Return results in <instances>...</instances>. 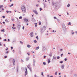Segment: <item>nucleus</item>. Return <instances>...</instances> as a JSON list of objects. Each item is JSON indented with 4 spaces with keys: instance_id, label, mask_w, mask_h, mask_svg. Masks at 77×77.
Returning <instances> with one entry per match:
<instances>
[{
    "instance_id": "obj_1",
    "label": "nucleus",
    "mask_w": 77,
    "mask_h": 77,
    "mask_svg": "<svg viewBox=\"0 0 77 77\" xmlns=\"http://www.w3.org/2000/svg\"><path fill=\"white\" fill-rule=\"evenodd\" d=\"M21 9L22 10V12H23V13H25L26 12V8L24 5L22 6Z\"/></svg>"
},
{
    "instance_id": "obj_2",
    "label": "nucleus",
    "mask_w": 77,
    "mask_h": 77,
    "mask_svg": "<svg viewBox=\"0 0 77 77\" xmlns=\"http://www.w3.org/2000/svg\"><path fill=\"white\" fill-rule=\"evenodd\" d=\"M12 63H13V65H15V59H13L12 61Z\"/></svg>"
},
{
    "instance_id": "obj_3",
    "label": "nucleus",
    "mask_w": 77,
    "mask_h": 77,
    "mask_svg": "<svg viewBox=\"0 0 77 77\" xmlns=\"http://www.w3.org/2000/svg\"><path fill=\"white\" fill-rule=\"evenodd\" d=\"M44 31H45V29H41V31H40L41 33H42H42H43V32H44Z\"/></svg>"
},
{
    "instance_id": "obj_4",
    "label": "nucleus",
    "mask_w": 77,
    "mask_h": 77,
    "mask_svg": "<svg viewBox=\"0 0 77 77\" xmlns=\"http://www.w3.org/2000/svg\"><path fill=\"white\" fill-rule=\"evenodd\" d=\"M62 27L63 29H66V26H65V25L64 24H62Z\"/></svg>"
},
{
    "instance_id": "obj_5",
    "label": "nucleus",
    "mask_w": 77,
    "mask_h": 77,
    "mask_svg": "<svg viewBox=\"0 0 77 77\" xmlns=\"http://www.w3.org/2000/svg\"><path fill=\"white\" fill-rule=\"evenodd\" d=\"M33 32H32L30 34V35L31 37H33Z\"/></svg>"
},
{
    "instance_id": "obj_6",
    "label": "nucleus",
    "mask_w": 77,
    "mask_h": 77,
    "mask_svg": "<svg viewBox=\"0 0 77 77\" xmlns=\"http://www.w3.org/2000/svg\"><path fill=\"white\" fill-rule=\"evenodd\" d=\"M26 71L25 72V76H26L27 75V68H26Z\"/></svg>"
},
{
    "instance_id": "obj_7",
    "label": "nucleus",
    "mask_w": 77,
    "mask_h": 77,
    "mask_svg": "<svg viewBox=\"0 0 77 77\" xmlns=\"http://www.w3.org/2000/svg\"><path fill=\"white\" fill-rule=\"evenodd\" d=\"M33 12H34V13L36 15H38V12H37V11H36V10H33Z\"/></svg>"
},
{
    "instance_id": "obj_8",
    "label": "nucleus",
    "mask_w": 77,
    "mask_h": 77,
    "mask_svg": "<svg viewBox=\"0 0 77 77\" xmlns=\"http://www.w3.org/2000/svg\"><path fill=\"white\" fill-rule=\"evenodd\" d=\"M64 67H65V65L64 64L61 65V69H64Z\"/></svg>"
},
{
    "instance_id": "obj_9",
    "label": "nucleus",
    "mask_w": 77,
    "mask_h": 77,
    "mask_svg": "<svg viewBox=\"0 0 77 77\" xmlns=\"http://www.w3.org/2000/svg\"><path fill=\"white\" fill-rule=\"evenodd\" d=\"M33 66H35V60L33 59Z\"/></svg>"
},
{
    "instance_id": "obj_10",
    "label": "nucleus",
    "mask_w": 77,
    "mask_h": 77,
    "mask_svg": "<svg viewBox=\"0 0 77 77\" xmlns=\"http://www.w3.org/2000/svg\"><path fill=\"white\" fill-rule=\"evenodd\" d=\"M29 21L28 20H24V23H29Z\"/></svg>"
},
{
    "instance_id": "obj_11",
    "label": "nucleus",
    "mask_w": 77,
    "mask_h": 77,
    "mask_svg": "<svg viewBox=\"0 0 77 77\" xmlns=\"http://www.w3.org/2000/svg\"><path fill=\"white\" fill-rule=\"evenodd\" d=\"M53 59H55V60H56V57H54V56H53Z\"/></svg>"
},
{
    "instance_id": "obj_12",
    "label": "nucleus",
    "mask_w": 77,
    "mask_h": 77,
    "mask_svg": "<svg viewBox=\"0 0 77 77\" xmlns=\"http://www.w3.org/2000/svg\"><path fill=\"white\" fill-rule=\"evenodd\" d=\"M5 21L6 22V23H9V20H5Z\"/></svg>"
},
{
    "instance_id": "obj_13",
    "label": "nucleus",
    "mask_w": 77,
    "mask_h": 77,
    "mask_svg": "<svg viewBox=\"0 0 77 77\" xmlns=\"http://www.w3.org/2000/svg\"><path fill=\"white\" fill-rule=\"evenodd\" d=\"M27 68H29V69L30 68V65H28L27 66Z\"/></svg>"
},
{
    "instance_id": "obj_14",
    "label": "nucleus",
    "mask_w": 77,
    "mask_h": 77,
    "mask_svg": "<svg viewBox=\"0 0 77 77\" xmlns=\"http://www.w3.org/2000/svg\"><path fill=\"white\" fill-rule=\"evenodd\" d=\"M45 29H46V27H45V26H44L43 27V30H45Z\"/></svg>"
},
{
    "instance_id": "obj_15",
    "label": "nucleus",
    "mask_w": 77,
    "mask_h": 77,
    "mask_svg": "<svg viewBox=\"0 0 77 77\" xmlns=\"http://www.w3.org/2000/svg\"><path fill=\"white\" fill-rule=\"evenodd\" d=\"M39 48V47L38 46V47H37L36 48L35 50H38Z\"/></svg>"
},
{
    "instance_id": "obj_16",
    "label": "nucleus",
    "mask_w": 77,
    "mask_h": 77,
    "mask_svg": "<svg viewBox=\"0 0 77 77\" xmlns=\"http://www.w3.org/2000/svg\"><path fill=\"white\" fill-rule=\"evenodd\" d=\"M33 42L34 43H37V41L36 40H34Z\"/></svg>"
},
{
    "instance_id": "obj_17",
    "label": "nucleus",
    "mask_w": 77,
    "mask_h": 77,
    "mask_svg": "<svg viewBox=\"0 0 77 77\" xmlns=\"http://www.w3.org/2000/svg\"><path fill=\"white\" fill-rule=\"evenodd\" d=\"M27 46L28 48H30V47H31V46H30V45H27Z\"/></svg>"
},
{
    "instance_id": "obj_18",
    "label": "nucleus",
    "mask_w": 77,
    "mask_h": 77,
    "mask_svg": "<svg viewBox=\"0 0 77 77\" xmlns=\"http://www.w3.org/2000/svg\"><path fill=\"white\" fill-rule=\"evenodd\" d=\"M2 32H5V29H3L1 30Z\"/></svg>"
},
{
    "instance_id": "obj_19",
    "label": "nucleus",
    "mask_w": 77,
    "mask_h": 77,
    "mask_svg": "<svg viewBox=\"0 0 77 77\" xmlns=\"http://www.w3.org/2000/svg\"><path fill=\"white\" fill-rule=\"evenodd\" d=\"M50 63V59L48 60V63Z\"/></svg>"
},
{
    "instance_id": "obj_20",
    "label": "nucleus",
    "mask_w": 77,
    "mask_h": 77,
    "mask_svg": "<svg viewBox=\"0 0 77 77\" xmlns=\"http://www.w3.org/2000/svg\"><path fill=\"white\" fill-rule=\"evenodd\" d=\"M70 6V4H68V5H67V8H69Z\"/></svg>"
},
{
    "instance_id": "obj_21",
    "label": "nucleus",
    "mask_w": 77,
    "mask_h": 77,
    "mask_svg": "<svg viewBox=\"0 0 77 77\" xmlns=\"http://www.w3.org/2000/svg\"><path fill=\"white\" fill-rule=\"evenodd\" d=\"M3 6L2 5H0V9H1V8H3Z\"/></svg>"
},
{
    "instance_id": "obj_22",
    "label": "nucleus",
    "mask_w": 77,
    "mask_h": 77,
    "mask_svg": "<svg viewBox=\"0 0 77 77\" xmlns=\"http://www.w3.org/2000/svg\"><path fill=\"white\" fill-rule=\"evenodd\" d=\"M14 6V4H11V5H9V7H12V6Z\"/></svg>"
},
{
    "instance_id": "obj_23",
    "label": "nucleus",
    "mask_w": 77,
    "mask_h": 77,
    "mask_svg": "<svg viewBox=\"0 0 77 77\" xmlns=\"http://www.w3.org/2000/svg\"><path fill=\"white\" fill-rule=\"evenodd\" d=\"M18 66H17V72H18Z\"/></svg>"
},
{
    "instance_id": "obj_24",
    "label": "nucleus",
    "mask_w": 77,
    "mask_h": 77,
    "mask_svg": "<svg viewBox=\"0 0 77 77\" xmlns=\"http://www.w3.org/2000/svg\"><path fill=\"white\" fill-rule=\"evenodd\" d=\"M43 65H46V63H45V62H44L43 63Z\"/></svg>"
},
{
    "instance_id": "obj_25",
    "label": "nucleus",
    "mask_w": 77,
    "mask_h": 77,
    "mask_svg": "<svg viewBox=\"0 0 77 77\" xmlns=\"http://www.w3.org/2000/svg\"><path fill=\"white\" fill-rule=\"evenodd\" d=\"M60 63H63V61H60Z\"/></svg>"
},
{
    "instance_id": "obj_26",
    "label": "nucleus",
    "mask_w": 77,
    "mask_h": 77,
    "mask_svg": "<svg viewBox=\"0 0 77 77\" xmlns=\"http://www.w3.org/2000/svg\"><path fill=\"white\" fill-rule=\"evenodd\" d=\"M68 25H71V22H69V23L67 24Z\"/></svg>"
},
{
    "instance_id": "obj_27",
    "label": "nucleus",
    "mask_w": 77,
    "mask_h": 77,
    "mask_svg": "<svg viewBox=\"0 0 77 77\" xmlns=\"http://www.w3.org/2000/svg\"><path fill=\"white\" fill-rule=\"evenodd\" d=\"M29 57H27V58H26V60L27 61V60H29Z\"/></svg>"
},
{
    "instance_id": "obj_28",
    "label": "nucleus",
    "mask_w": 77,
    "mask_h": 77,
    "mask_svg": "<svg viewBox=\"0 0 77 77\" xmlns=\"http://www.w3.org/2000/svg\"><path fill=\"white\" fill-rule=\"evenodd\" d=\"M55 4H56V3L54 2H52V5L53 6H54V5H55Z\"/></svg>"
},
{
    "instance_id": "obj_29",
    "label": "nucleus",
    "mask_w": 77,
    "mask_h": 77,
    "mask_svg": "<svg viewBox=\"0 0 77 77\" xmlns=\"http://www.w3.org/2000/svg\"><path fill=\"white\" fill-rule=\"evenodd\" d=\"M36 38L38 40L39 39V38H38V36H37Z\"/></svg>"
},
{
    "instance_id": "obj_30",
    "label": "nucleus",
    "mask_w": 77,
    "mask_h": 77,
    "mask_svg": "<svg viewBox=\"0 0 77 77\" xmlns=\"http://www.w3.org/2000/svg\"><path fill=\"white\" fill-rule=\"evenodd\" d=\"M29 70L31 71V72H32V69H31V68H29Z\"/></svg>"
},
{
    "instance_id": "obj_31",
    "label": "nucleus",
    "mask_w": 77,
    "mask_h": 77,
    "mask_svg": "<svg viewBox=\"0 0 77 77\" xmlns=\"http://www.w3.org/2000/svg\"><path fill=\"white\" fill-rule=\"evenodd\" d=\"M64 60H65V61H66V60H68V59H67V58H65L64 59Z\"/></svg>"
},
{
    "instance_id": "obj_32",
    "label": "nucleus",
    "mask_w": 77,
    "mask_h": 77,
    "mask_svg": "<svg viewBox=\"0 0 77 77\" xmlns=\"http://www.w3.org/2000/svg\"><path fill=\"white\" fill-rule=\"evenodd\" d=\"M43 5L44 6V8H45V3H43Z\"/></svg>"
},
{
    "instance_id": "obj_33",
    "label": "nucleus",
    "mask_w": 77,
    "mask_h": 77,
    "mask_svg": "<svg viewBox=\"0 0 77 77\" xmlns=\"http://www.w3.org/2000/svg\"><path fill=\"white\" fill-rule=\"evenodd\" d=\"M19 19H22V17L20 16V17H19Z\"/></svg>"
},
{
    "instance_id": "obj_34",
    "label": "nucleus",
    "mask_w": 77,
    "mask_h": 77,
    "mask_svg": "<svg viewBox=\"0 0 77 77\" xmlns=\"http://www.w3.org/2000/svg\"><path fill=\"white\" fill-rule=\"evenodd\" d=\"M57 72H56L55 73V75H57Z\"/></svg>"
},
{
    "instance_id": "obj_35",
    "label": "nucleus",
    "mask_w": 77,
    "mask_h": 77,
    "mask_svg": "<svg viewBox=\"0 0 77 77\" xmlns=\"http://www.w3.org/2000/svg\"><path fill=\"white\" fill-rule=\"evenodd\" d=\"M40 9V11H42V8H40V9Z\"/></svg>"
},
{
    "instance_id": "obj_36",
    "label": "nucleus",
    "mask_w": 77,
    "mask_h": 77,
    "mask_svg": "<svg viewBox=\"0 0 77 77\" xmlns=\"http://www.w3.org/2000/svg\"><path fill=\"white\" fill-rule=\"evenodd\" d=\"M12 28L14 30V29H16V28L15 27L14 28V27H12Z\"/></svg>"
},
{
    "instance_id": "obj_37",
    "label": "nucleus",
    "mask_w": 77,
    "mask_h": 77,
    "mask_svg": "<svg viewBox=\"0 0 77 77\" xmlns=\"http://www.w3.org/2000/svg\"><path fill=\"white\" fill-rule=\"evenodd\" d=\"M39 25H41V22H40V21L39 22Z\"/></svg>"
},
{
    "instance_id": "obj_38",
    "label": "nucleus",
    "mask_w": 77,
    "mask_h": 77,
    "mask_svg": "<svg viewBox=\"0 0 77 77\" xmlns=\"http://www.w3.org/2000/svg\"><path fill=\"white\" fill-rule=\"evenodd\" d=\"M57 59H60V57L59 56L57 57Z\"/></svg>"
},
{
    "instance_id": "obj_39",
    "label": "nucleus",
    "mask_w": 77,
    "mask_h": 77,
    "mask_svg": "<svg viewBox=\"0 0 77 77\" xmlns=\"http://www.w3.org/2000/svg\"><path fill=\"white\" fill-rule=\"evenodd\" d=\"M55 7H56V8H58V5H55Z\"/></svg>"
},
{
    "instance_id": "obj_40",
    "label": "nucleus",
    "mask_w": 77,
    "mask_h": 77,
    "mask_svg": "<svg viewBox=\"0 0 77 77\" xmlns=\"http://www.w3.org/2000/svg\"><path fill=\"white\" fill-rule=\"evenodd\" d=\"M63 54H61V55H60L61 56V57H62V56H63Z\"/></svg>"
},
{
    "instance_id": "obj_41",
    "label": "nucleus",
    "mask_w": 77,
    "mask_h": 77,
    "mask_svg": "<svg viewBox=\"0 0 77 77\" xmlns=\"http://www.w3.org/2000/svg\"><path fill=\"white\" fill-rule=\"evenodd\" d=\"M49 56H51H51H52L51 54H49Z\"/></svg>"
},
{
    "instance_id": "obj_42",
    "label": "nucleus",
    "mask_w": 77,
    "mask_h": 77,
    "mask_svg": "<svg viewBox=\"0 0 77 77\" xmlns=\"http://www.w3.org/2000/svg\"><path fill=\"white\" fill-rule=\"evenodd\" d=\"M45 57H46V56H45V55L44 56V59H45Z\"/></svg>"
},
{
    "instance_id": "obj_43",
    "label": "nucleus",
    "mask_w": 77,
    "mask_h": 77,
    "mask_svg": "<svg viewBox=\"0 0 77 77\" xmlns=\"http://www.w3.org/2000/svg\"><path fill=\"white\" fill-rule=\"evenodd\" d=\"M7 56H6L4 57L5 58V59H6V58H7Z\"/></svg>"
},
{
    "instance_id": "obj_44",
    "label": "nucleus",
    "mask_w": 77,
    "mask_h": 77,
    "mask_svg": "<svg viewBox=\"0 0 77 77\" xmlns=\"http://www.w3.org/2000/svg\"><path fill=\"white\" fill-rule=\"evenodd\" d=\"M3 18H5V16H2Z\"/></svg>"
},
{
    "instance_id": "obj_45",
    "label": "nucleus",
    "mask_w": 77,
    "mask_h": 77,
    "mask_svg": "<svg viewBox=\"0 0 77 77\" xmlns=\"http://www.w3.org/2000/svg\"><path fill=\"white\" fill-rule=\"evenodd\" d=\"M42 75H43V76H44V75L43 74V72H42Z\"/></svg>"
},
{
    "instance_id": "obj_46",
    "label": "nucleus",
    "mask_w": 77,
    "mask_h": 77,
    "mask_svg": "<svg viewBox=\"0 0 77 77\" xmlns=\"http://www.w3.org/2000/svg\"><path fill=\"white\" fill-rule=\"evenodd\" d=\"M7 41V40L6 39L4 40V41Z\"/></svg>"
},
{
    "instance_id": "obj_47",
    "label": "nucleus",
    "mask_w": 77,
    "mask_h": 77,
    "mask_svg": "<svg viewBox=\"0 0 77 77\" xmlns=\"http://www.w3.org/2000/svg\"><path fill=\"white\" fill-rule=\"evenodd\" d=\"M20 43H22V44H23V42H22L20 41Z\"/></svg>"
},
{
    "instance_id": "obj_48",
    "label": "nucleus",
    "mask_w": 77,
    "mask_h": 77,
    "mask_svg": "<svg viewBox=\"0 0 77 77\" xmlns=\"http://www.w3.org/2000/svg\"><path fill=\"white\" fill-rule=\"evenodd\" d=\"M21 62H24V61L23 60H21Z\"/></svg>"
},
{
    "instance_id": "obj_49",
    "label": "nucleus",
    "mask_w": 77,
    "mask_h": 77,
    "mask_svg": "<svg viewBox=\"0 0 77 77\" xmlns=\"http://www.w3.org/2000/svg\"><path fill=\"white\" fill-rule=\"evenodd\" d=\"M6 48V49H5L7 51V50H8V48Z\"/></svg>"
},
{
    "instance_id": "obj_50",
    "label": "nucleus",
    "mask_w": 77,
    "mask_h": 77,
    "mask_svg": "<svg viewBox=\"0 0 77 77\" xmlns=\"http://www.w3.org/2000/svg\"><path fill=\"white\" fill-rule=\"evenodd\" d=\"M27 54H28L29 56H30V54H29V53L28 52L27 53Z\"/></svg>"
},
{
    "instance_id": "obj_51",
    "label": "nucleus",
    "mask_w": 77,
    "mask_h": 77,
    "mask_svg": "<svg viewBox=\"0 0 77 77\" xmlns=\"http://www.w3.org/2000/svg\"><path fill=\"white\" fill-rule=\"evenodd\" d=\"M54 19H57V18L56 17H54Z\"/></svg>"
},
{
    "instance_id": "obj_52",
    "label": "nucleus",
    "mask_w": 77,
    "mask_h": 77,
    "mask_svg": "<svg viewBox=\"0 0 77 77\" xmlns=\"http://www.w3.org/2000/svg\"><path fill=\"white\" fill-rule=\"evenodd\" d=\"M74 32H73L71 34L74 35Z\"/></svg>"
},
{
    "instance_id": "obj_53",
    "label": "nucleus",
    "mask_w": 77,
    "mask_h": 77,
    "mask_svg": "<svg viewBox=\"0 0 77 77\" xmlns=\"http://www.w3.org/2000/svg\"><path fill=\"white\" fill-rule=\"evenodd\" d=\"M35 77H38V76H36V75H35Z\"/></svg>"
},
{
    "instance_id": "obj_54",
    "label": "nucleus",
    "mask_w": 77,
    "mask_h": 77,
    "mask_svg": "<svg viewBox=\"0 0 77 77\" xmlns=\"http://www.w3.org/2000/svg\"><path fill=\"white\" fill-rule=\"evenodd\" d=\"M11 50H12L13 49V47H11Z\"/></svg>"
},
{
    "instance_id": "obj_55",
    "label": "nucleus",
    "mask_w": 77,
    "mask_h": 77,
    "mask_svg": "<svg viewBox=\"0 0 77 77\" xmlns=\"http://www.w3.org/2000/svg\"><path fill=\"white\" fill-rule=\"evenodd\" d=\"M6 12H7V13H9V11H6Z\"/></svg>"
},
{
    "instance_id": "obj_56",
    "label": "nucleus",
    "mask_w": 77,
    "mask_h": 77,
    "mask_svg": "<svg viewBox=\"0 0 77 77\" xmlns=\"http://www.w3.org/2000/svg\"><path fill=\"white\" fill-rule=\"evenodd\" d=\"M13 27H14L15 26V24H13Z\"/></svg>"
},
{
    "instance_id": "obj_57",
    "label": "nucleus",
    "mask_w": 77,
    "mask_h": 77,
    "mask_svg": "<svg viewBox=\"0 0 77 77\" xmlns=\"http://www.w3.org/2000/svg\"><path fill=\"white\" fill-rule=\"evenodd\" d=\"M24 26H23V30H24Z\"/></svg>"
},
{
    "instance_id": "obj_58",
    "label": "nucleus",
    "mask_w": 77,
    "mask_h": 77,
    "mask_svg": "<svg viewBox=\"0 0 77 77\" xmlns=\"http://www.w3.org/2000/svg\"><path fill=\"white\" fill-rule=\"evenodd\" d=\"M8 42H9L10 41V40H9V39H8Z\"/></svg>"
},
{
    "instance_id": "obj_59",
    "label": "nucleus",
    "mask_w": 77,
    "mask_h": 77,
    "mask_svg": "<svg viewBox=\"0 0 77 77\" xmlns=\"http://www.w3.org/2000/svg\"><path fill=\"white\" fill-rule=\"evenodd\" d=\"M63 49H60V51H63Z\"/></svg>"
},
{
    "instance_id": "obj_60",
    "label": "nucleus",
    "mask_w": 77,
    "mask_h": 77,
    "mask_svg": "<svg viewBox=\"0 0 77 77\" xmlns=\"http://www.w3.org/2000/svg\"><path fill=\"white\" fill-rule=\"evenodd\" d=\"M68 54H71V53H70L69 52L68 53Z\"/></svg>"
},
{
    "instance_id": "obj_61",
    "label": "nucleus",
    "mask_w": 77,
    "mask_h": 77,
    "mask_svg": "<svg viewBox=\"0 0 77 77\" xmlns=\"http://www.w3.org/2000/svg\"><path fill=\"white\" fill-rule=\"evenodd\" d=\"M39 6V5H36V6H37H37Z\"/></svg>"
},
{
    "instance_id": "obj_62",
    "label": "nucleus",
    "mask_w": 77,
    "mask_h": 77,
    "mask_svg": "<svg viewBox=\"0 0 77 77\" xmlns=\"http://www.w3.org/2000/svg\"><path fill=\"white\" fill-rule=\"evenodd\" d=\"M13 69H15V67L13 68Z\"/></svg>"
},
{
    "instance_id": "obj_63",
    "label": "nucleus",
    "mask_w": 77,
    "mask_h": 77,
    "mask_svg": "<svg viewBox=\"0 0 77 77\" xmlns=\"http://www.w3.org/2000/svg\"><path fill=\"white\" fill-rule=\"evenodd\" d=\"M47 76H48V77H50V76H49V75H47Z\"/></svg>"
},
{
    "instance_id": "obj_64",
    "label": "nucleus",
    "mask_w": 77,
    "mask_h": 77,
    "mask_svg": "<svg viewBox=\"0 0 77 77\" xmlns=\"http://www.w3.org/2000/svg\"><path fill=\"white\" fill-rule=\"evenodd\" d=\"M75 33L77 34V31H75Z\"/></svg>"
}]
</instances>
